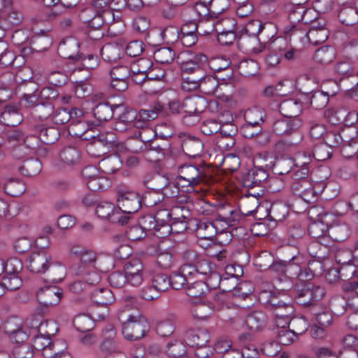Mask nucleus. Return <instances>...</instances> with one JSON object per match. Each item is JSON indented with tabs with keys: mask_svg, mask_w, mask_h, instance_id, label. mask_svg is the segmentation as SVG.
Listing matches in <instances>:
<instances>
[{
	"mask_svg": "<svg viewBox=\"0 0 358 358\" xmlns=\"http://www.w3.org/2000/svg\"><path fill=\"white\" fill-rule=\"evenodd\" d=\"M178 185L188 194L199 193L213 181L210 168L201 164H182L178 167Z\"/></svg>",
	"mask_w": 358,
	"mask_h": 358,
	"instance_id": "obj_1",
	"label": "nucleus"
},
{
	"mask_svg": "<svg viewBox=\"0 0 358 358\" xmlns=\"http://www.w3.org/2000/svg\"><path fill=\"white\" fill-rule=\"evenodd\" d=\"M118 320L122 323V332L124 337L129 341H136L145 336L149 331L147 319L139 313L131 314L127 310L118 313Z\"/></svg>",
	"mask_w": 358,
	"mask_h": 358,
	"instance_id": "obj_2",
	"label": "nucleus"
},
{
	"mask_svg": "<svg viewBox=\"0 0 358 358\" xmlns=\"http://www.w3.org/2000/svg\"><path fill=\"white\" fill-rule=\"evenodd\" d=\"M301 126V122L299 119H289L285 117L275 120L273 122V131L278 136L292 135L290 139L280 141L276 146L280 148L285 146V148L298 145L303 139L301 133L299 129Z\"/></svg>",
	"mask_w": 358,
	"mask_h": 358,
	"instance_id": "obj_3",
	"label": "nucleus"
},
{
	"mask_svg": "<svg viewBox=\"0 0 358 358\" xmlns=\"http://www.w3.org/2000/svg\"><path fill=\"white\" fill-rule=\"evenodd\" d=\"M152 194L145 197V202L147 206H155V213L153 215L157 220L160 228H158L159 234L157 237L164 238L167 236L171 231L170 208L173 205L171 200L162 199V201H152Z\"/></svg>",
	"mask_w": 358,
	"mask_h": 358,
	"instance_id": "obj_4",
	"label": "nucleus"
},
{
	"mask_svg": "<svg viewBox=\"0 0 358 358\" xmlns=\"http://www.w3.org/2000/svg\"><path fill=\"white\" fill-rule=\"evenodd\" d=\"M324 295L325 290L323 287L310 284H307L301 289H296L294 292L296 303L310 312L320 307L321 300Z\"/></svg>",
	"mask_w": 358,
	"mask_h": 358,
	"instance_id": "obj_5",
	"label": "nucleus"
},
{
	"mask_svg": "<svg viewBox=\"0 0 358 358\" xmlns=\"http://www.w3.org/2000/svg\"><path fill=\"white\" fill-rule=\"evenodd\" d=\"M117 204L118 209L124 214H134L141 208V196L134 191L119 190Z\"/></svg>",
	"mask_w": 358,
	"mask_h": 358,
	"instance_id": "obj_6",
	"label": "nucleus"
},
{
	"mask_svg": "<svg viewBox=\"0 0 358 358\" xmlns=\"http://www.w3.org/2000/svg\"><path fill=\"white\" fill-rule=\"evenodd\" d=\"M206 99L201 96H192L184 99L182 103L178 105L173 103L171 108L174 110L177 106L176 112L179 114H199L201 115L207 108Z\"/></svg>",
	"mask_w": 358,
	"mask_h": 358,
	"instance_id": "obj_7",
	"label": "nucleus"
},
{
	"mask_svg": "<svg viewBox=\"0 0 358 358\" xmlns=\"http://www.w3.org/2000/svg\"><path fill=\"white\" fill-rule=\"evenodd\" d=\"M124 271L128 283L134 287H138L143 281L144 268L139 259H131L125 262Z\"/></svg>",
	"mask_w": 358,
	"mask_h": 358,
	"instance_id": "obj_8",
	"label": "nucleus"
},
{
	"mask_svg": "<svg viewBox=\"0 0 358 358\" xmlns=\"http://www.w3.org/2000/svg\"><path fill=\"white\" fill-rule=\"evenodd\" d=\"M329 35V31L327 27L326 20L321 17L317 18L308 29V43L317 45L324 43Z\"/></svg>",
	"mask_w": 358,
	"mask_h": 358,
	"instance_id": "obj_9",
	"label": "nucleus"
},
{
	"mask_svg": "<svg viewBox=\"0 0 358 358\" xmlns=\"http://www.w3.org/2000/svg\"><path fill=\"white\" fill-rule=\"evenodd\" d=\"M62 296V290L56 286H46L40 288L36 293L38 302L45 308L57 305Z\"/></svg>",
	"mask_w": 358,
	"mask_h": 358,
	"instance_id": "obj_10",
	"label": "nucleus"
},
{
	"mask_svg": "<svg viewBox=\"0 0 358 358\" xmlns=\"http://www.w3.org/2000/svg\"><path fill=\"white\" fill-rule=\"evenodd\" d=\"M80 43L78 41L72 36L64 38L59 43L57 52L64 59H71L76 62L80 59Z\"/></svg>",
	"mask_w": 358,
	"mask_h": 358,
	"instance_id": "obj_11",
	"label": "nucleus"
},
{
	"mask_svg": "<svg viewBox=\"0 0 358 358\" xmlns=\"http://www.w3.org/2000/svg\"><path fill=\"white\" fill-rule=\"evenodd\" d=\"M131 68L127 65H120L113 67L110 71L111 86L118 92H124L128 88V78L130 76Z\"/></svg>",
	"mask_w": 358,
	"mask_h": 358,
	"instance_id": "obj_12",
	"label": "nucleus"
},
{
	"mask_svg": "<svg viewBox=\"0 0 358 358\" xmlns=\"http://www.w3.org/2000/svg\"><path fill=\"white\" fill-rule=\"evenodd\" d=\"M170 215L171 227L172 226L179 224V230L184 231L187 229V225L189 226V222L191 220V219H189L190 211L189 208L183 204L173 203V205L170 208Z\"/></svg>",
	"mask_w": 358,
	"mask_h": 358,
	"instance_id": "obj_13",
	"label": "nucleus"
},
{
	"mask_svg": "<svg viewBox=\"0 0 358 358\" xmlns=\"http://www.w3.org/2000/svg\"><path fill=\"white\" fill-rule=\"evenodd\" d=\"M189 227L194 228L196 236L201 239L212 240L217 234L213 220L193 218L189 222Z\"/></svg>",
	"mask_w": 358,
	"mask_h": 358,
	"instance_id": "obj_14",
	"label": "nucleus"
},
{
	"mask_svg": "<svg viewBox=\"0 0 358 358\" xmlns=\"http://www.w3.org/2000/svg\"><path fill=\"white\" fill-rule=\"evenodd\" d=\"M183 260L195 264L196 271L198 275L203 276L209 274L214 268V265L208 259L203 258L193 250H186L182 253Z\"/></svg>",
	"mask_w": 358,
	"mask_h": 358,
	"instance_id": "obj_15",
	"label": "nucleus"
},
{
	"mask_svg": "<svg viewBox=\"0 0 358 358\" xmlns=\"http://www.w3.org/2000/svg\"><path fill=\"white\" fill-rule=\"evenodd\" d=\"M52 256L44 250L33 252L28 259V268L35 273H45Z\"/></svg>",
	"mask_w": 358,
	"mask_h": 358,
	"instance_id": "obj_16",
	"label": "nucleus"
},
{
	"mask_svg": "<svg viewBox=\"0 0 358 358\" xmlns=\"http://www.w3.org/2000/svg\"><path fill=\"white\" fill-rule=\"evenodd\" d=\"M291 189L295 195L299 196L307 203H310L315 201V191L309 180H292Z\"/></svg>",
	"mask_w": 358,
	"mask_h": 358,
	"instance_id": "obj_17",
	"label": "nucleus"
},
{
	"mask_svg": "<svg viewBox=\"0 0 358 358\" xmlns=\"http://www.w3.org/2000/svg\"><path fill=\"white\" fill-rule=\"evenodd\" d=\"M210 339V334L206 329H189L186 331L185 341L186 343L194 348H205Z\"/></svg>",
	"mask_w": 358,
	"mask_h": 358,
	"instance_id": "obj_18",
	"label": "nucleus"
},
{
	"mask_svg": "<svg viewBox=\"0 0 358 358\" xmlns=\"http://www.w3.org/2000/svg\"><path fill=\"white\" fill-rule=\"evenodd\" d=\"M259 205V199L257 195H244L239 200L238 210L241 216V224H243L245 217L252 215L256 217L257 208Z\"/></svg>",
	"mask_w": 358,
	"mask_h": 358,
	"instance_id": "obj_19",
	"label": "nucleus"
},
{
	"mask_svg": "<svg viewBox=\"0 0 358 358\" xmlns=\"http://www.w3.org/2000/svg\"><path fill=\"white\" fill-rule=\"evenodd\" d=\"M181 146L182 151L189 157H199L203 152V143L196 136L185 134Z\"/></svg>",
	"mask_w": 358,
	"mask_h": 358,
	"instance_id": "obj_20",
	"label": "nucleus"
},
{
	"mask_svg": "<svg viewBox=\"0 0 358 358\" xmlns=\"http://www.w3.org/2000/svg\"><path fill=\"white\" fill-rule=\"evenodd\" d=\"M213 313V308L208 303H199L193 305L189 309L187 322L198 323L206 321Z\"/></svg>",
	"mask_w": 358,
	"mask_h": 358,
	"instance_id": "obj_21",
	"label": "nucleus"
},
{
	"mask_svg": "<svg viewBox=\"0 0 358 358\" xmlns=\"http://www.w3.org/2000/svg\"><path fill=\"white\" fill-rule=\"evenodd\" d=\"M197 31L198 27L196 26V22L194 21H189L187 22L184 23L179 31L180 42L184 46L186 47H192L194 45L197 41Z\"/></svg>",
	"mask_w": 358,
	"mask_h": 358,
	"instance_id": "obj_22",
	"label": "nucleus"
},
{
	"mask_svg": "<svg viewBox=\"0 0 358 358\" xmlns=\"http://www.w3.org/2000/svg\"><path fill=\"white\" fill-rule=\"evenodd\" d=\"M78 17L80 21L87 24L90 28H101L103 24V16L99 15L91 4L83 8Z\"/></svg>",
	"mask_w": 358,
	"mask_h": 358,
	"instance_id": "obj_23",
	"label": "nucleus"
},
{
	"mask_svg": "<svg viewBox=\"0 0 358 358\" xmlns=\"http://www.w3.org/2000/svg\"><path fill=\"white\" fill-rule=\"evenodd\" d=\"M308 27L303 24H287L284 27L283 33L285 36L295 42L299 41L303 45L308 43Z\"/></svg>",
	"mask_w": 358,
	"mask_h": 358,
	"instance_id": "obj_24",
	"label": "nucleus"
},
{
	"mask_svg": "<svg viewBox=\"0 0 358 358\" xmlns=\"http://www.w3.org/2000/svg\"><path fill=\"white\" fill-rule=\"evenodd\" d=\"M338 3H343L338 17L340 22L347 26H352L358 22V6H353L351 3H345L343 0H337Z\"/></svg>",
	"mask_w": 358,
	"mask_h": 358,
	"instance_id": "obj_25",
	"label": "nucleus"
},
{
	"mask_svg": "<svg viewBox=\"0 0 358 358\" xmlns=\"http://www.w3.org/2000/svg\"><path fill=\"white\" fill-rule=\"evenodd\" d=\"M1 18L9 27L19 24L23 18V15L17 8L13 6L10 0H5Z\"/></svg>",
	"mask_w": 358,
	"mask_h": 358,
	"instance_id": "obj_26",
	"label": "nucleus"
},
{
	"mask_svg": "<svg viewBox=\"0 0 358 358\" xmlns=\"http://www.w3.org/2000/svg\"><path fill=\"white\" fill-rule=\"evenodd\" d=\"M242 135L246 138H252L257 137V142L262 145H265L271 141V136L268 133L262 132L261 126H253L248 123H245L241 127Z\"/></svg>",
	"mask_w": 358,
	"mask_h": 358,
	"instance_id": "obj_27",
	"label": "nucleus"
},
{
	"mask_svg": "<svg viewBox=\"0 0 358 358\" xmlns=\"http://www.w3.org/2000/svg\"><path fill=\"white\" fill-rule=\"evenodd\" d=\"M124 48L117 43H109L101 49V55L105 62L113 63L118 61L124 55Z\"/></svg>",
	"mask_w": 358,
	"mask_h": 358,
	"instance_id": "obj_28",
	"label": "nucleus"
},
{
	"mask_svg": "<svg viewBox=\"0 0 358 358\" xmlns=\"http://www.w3.org/2000/svg\"><path fill=\"white\" fill-rule=\"evenodd\" d=\"M330 241L322 239V241H313L308 245L307 250L309 255L320 260L324 259L329 257Z\"/></svg>",
	"mask_w": 358,
	"mask_h": 358,
	"instance_id": "obj_29",
	"label": "nucleus"
},
{
	"mask_svg": "<svg viewBox=\"0 0 358 358\" xmlns=\"http://www.w3.org/2000/svg\"><path fill=\"white\" fill-rule=\"evenodd\" d=\"M241 216L234 207L229 204L219 205L215 207L213 217L218 218L228 222H241Z\"/></svg>",
	"mask_w": 358,
	"mask_h": 358,
	"instance_id": "obj_30",
	"label": "nucleus"
},
{
	"mask_svg": "<svg viewBox=\"0 0 358 358\" xmlns=\"http://www.w3.org/2000/svg\"><path fill=\"white\" fill-rule=\"evenodd\" d=\"M22 115L14 106H6L1 113V121L8 127H17L22 122Z\"/></svg>",
	"mask_w": 358,
	"mask_h": 358,
	"instance_id": "obj_31",
	"label": "nucleus"
},
{
	"mask_svg": "<svg viewBox=\"0 0 358 358\" xmlns=\"http://www.w3.org/2000/svg\"><path fill=\"white\" fill-rule=\"evenodd\" d=\"M279 110L284 117L293 119L299 116L302 111L301 103L294 99H288L282 101L279 105Z\"/></svg>",
	"mask_w": 358,
	"mask_h": 358,
	"instance_id": "obj_32",
	"label": "nucleus"
},
{
	"mask_svg": "<svg viewBox=\"0 0 358 358\" xmlns=\"http://www.w3.org/2000/svg\"><path fill=\"white\" fill-rule=\"evenodd\" d=\"M117 107V106H111L106 102L97 104L93 109V115L96 122V125L98 126L101 122L109 121L113 117L115 108Z\"/></svg>",
	"mask_w": 358,
	"mask_h": 358,
	"instance_id": "obj_33",
	"label": "nucleus"
},
{
	"mask_svg": "<svg viewBox=\"0 0 358 358\" xmlns=\"http://www.w3.org/2000/svg\"><path fill=\"white\" fill-rule=\"evenodd\" d=\"M331 311L336 315H341L345 312L355 308L353 302H349L344 296H335L330 301Z\"/></svg>",
	"mask_w": 358,
	"mask_h": 358,
	"instance_id": "obj_34",
	"label": "nucleus"
},
{
	"mask_svg": "<svg viewBox=\"0 0 358 358\" xmlns=\"http://www.w3.org/2000/svg\"><path fill=\"white\" fill-rule=\"evenodd\" d=\"M267 316L261 310H255L249 313L245 319V323L252 331H259L266 327Z\"/></svg>",
	"mask_w": 358,
	"mask_h": 358,
	"instance_id": "obj_35",
	"label": "nucleus"
},
{
	"mask_svg": "<svg viewBox=\"0 0 358 358\" xmlns=\"http://www.w3.org/2000/svg\"><path fill=\"white\" fill-rule=\"evenodd\" d=\"M180 71L182 77H203L204 76L203 68L195 60L181 62Z\"/></svg>",
	"mask_w": 358,
	"mask_h": 358,
	"instance_id": "obj_36",
	"label": "nucleus"
},
{
	"mask_svg": "<svg viewBox=\"0 0 358 358\" xmlns=\"http://www.w3.org/2000/svg\"><path fill=\"white\" fill-rule=\"evenodd\" d=\"M210 69L215 72H226V76H217L220 80L227 82L233 77L232 69L229 67L228 60L224 58H215L210 62Z\"/></svg>",
	"mask_w": 358,
	"mask_h": 358,
	"instance_id": "obj_37",
	"label": "nucleus"
},
{
	"mask_svg": "<svg viewBox=\"0 0 358 358\" xmlns=\"http://www.w3.org/2000/svg\"><path fill=\"white\" fill-rule=\"evenodd\" d=\"M92 301L100 306H108L115 301V296L113 292L107 287L98 288L91 294Z\"/></svg>",
	"mask_w": 358,
	"mask_h": 358,
	"instance_id": "obj_38",
	"label": "nucleus"
},
{
	"mask_svg": "<svg viewBox=\"0 0 358 358\" xmlns=\"http://www.w3.org/2000/svg\"><path fill=\"white\" fill-rule=\"evenodd\" d=\"M54 106L52 103L49 101L38 103L31 109L32 116L35 119L41 121L48 120L49 117L52 118Z\"/></svg>",
	"mask_w": 358,
	"mask_h": 358,
	"instance_id": "obj_39",
	"label": "nucleus"
},
{
	"mask_svg": "<svg viewBox=\"0 0 358 358\" xmlns=\"http://www.w3.org/2000/svg\"><path fill=\"white\" fill-rule=\"evenodd\" d=\"M36 134L38 135L40 141L47 145L54 143L59 138V130L53 127H38L36 128Z\"/></svg>",
	"mask_w": 358,
	"mask_h": 358,
	"instance_id": "obj_40",
	"label": "nucleus"
},
{
	"mask_svg": "<svg viewBox=\"0 0 358 358\" xmlns=\"http://www.w3.org/2000/svg\"><path fill=\"white\" fill-rule=\"evenodd\" d=\"M333 275V278H329L331 281H337L342 279L343 282L349 281L350 278L357 276V268L353 264L341 265L337 270H333L329 274Z\"/></svg>",
	"mask_w": 358,
	"mask_h": 358,
	"instance_id": "obj_41",
	"label": "nucleus"
},
{
	"mask_svg": "<svg viewBox=\"0 0 358 358\" xmlns=\"http://www.w3.org/2000/svg\"><path fill=\"white\" fill-rule=\"evenodd\" d=\"M314 14V10L307 9L305 6H296L289 5L288 8V24H302L301 21L306 16V14Z\"/></svg>",
	"mask_w": 358,
	"mask_h": 358,
	"instance_id": "obj_42",
	"label": "nucleus"
},
{
	"mask_svg": "<svg viewBox=\"0 0 358 358\" xmlns=\"http://www.w3.org/2000/svg\"><path fill=\"white\" fill-rule=\"evenodd\" d=\"M49 281L57 283L61 282L65 274V268L59 262L50 261L45 271Z\"/></svg>",
	"mask_w": 358,
	"mask_h": 358,
	"instance_id": "obj_43",
	"label": "nucleus"
},
{
	"mask_svg": "<svg viewBox=\"0 0 358 358\" xmlns=\"http://www.w3.org/2000/svg\"><path fill=\"white\" fill-rule=\"evenodd\" d=\"M314 318L312 320L315 321V324L327 328L329 327L333 321V316L329 310L323 306L322 303L318 309H313L311 312Z\"/></svg>",
	"mask_w": 358,
	"mask_h": 358,
	"instance_id": "obj_44",
	"label": "nucleus"
},
{
	"mask_svg": "<svg viewBox=\"0 0 358 358\" xmlns=\"http://www.w3.org/2000/svg\"><path fill=\"white\" fill-rule=\"evenodd\" d=\"M336 50L330 45H324L318 48L314 55L315 62L320 64H328L336 58Z\"/></svg>",
	"mask_w": 358,
	"mask_h": 358,
	"instance_id": "obj_45",
	"label": "nucleus"
},
{
	"mask_svg": "<svg viewBox=\"0 0 358 358\" xmlns=\"http://www.w3.org/2000/svg\"><path fill=\"white\" fill-rule=\"evenodd\" d=\"M349 236V229L346 224H334L328 227V238L330 244L334 242H342Z\"/></svg>",
	"mask_w": 358,
	"mask_h": 358,
	"instance_id": "obj_46",
	"label": "nucleus"
},
{
	"mask_svg": "<svg viewBox=\"0 0 358 358\" xmlns=\"http://www.w3.org/2000/svg\"><path fill=\"white\" fill-rule=\"evenodd\" d=\"M213 224L216 227L217 234H218V237L217 238L220 242H222V236H226V242H229L231 239V234L229 231H226L229 227H235L238 224H241V222H228L227 220H224L218 218H213Z\"/></svg>",
	"mask_w": 358,
	"mask_h": 358,
	"instance_id": "obj_47",
	"label": "nucleus"
},
{
	"mask_svg": "<svg viewBox=\"0 0 358 358\" xmlns=\"http://www.w3.org/2000/svg\"><path fill=\"white\" fill-rule=\"evenodd\" d=\"M266 113L264 110L259 107H253L248 108L244 113L245 123L255 126H261L264 122Z\"/></svg>",
	"mask_w": 358,
	"mask_h": 358,
	"instance_id": "obj_48",
	"label": "nucleus"
},
{
	"mask_svg": "<svg viewBox=\"0 0 358 358\" xmlns=\"http://www.w3.org/2000/svg\"><path fill=\"white\" fill-rule=\"evenodd\" d=\"M122 165V161L119 155H110L103 159L99 162V167L106 174L115 173Z\"/></svg>",
	"mask_w": 358,
	"mask_h": 358,
	"instance_id": "obj_49",
	"label": "nucleus"
},
{
	"mask_svg": "<svg viewBox=\"0 0 358 358\" xmlns=\"http://www.w3.org/2000/svg\"><path fill=\"white\" fill-rule=\"evenodd\" d=\"M328 225L322 221H317L311 223L308 228V231L309 235L316 241H322V239H327L328 238Z\"/></svg>",
	"mask_w": 358,
	"mask_h": 358,
	"instance_id": "obj_50",
	"label": "nucleus"
},
{
	"mask_svg": "<svg viewBox=\"0 0 358 358\" xmlns=\"http://www.w3.org/2000/svg\"><path fill=\"white\" fill-rule=\"evenodd\" d=\"M42 169V164L38 159L30 158L24 160L19 167L20 173L27 177L38 175Z\"/></svg>",
	"mask_w": 358,
	"mask_h": 358,
	"instance_id": "obj_51",
	"label": "nucleus"
},
{
	"mask_svg": "<svg viewBox=\"0 0 358 358\" xmlns=\"http://www.w3.org/2000/svg\"><path fill=\"white\" fill-rule=\"evenodd\" d=\"M343 296L349 302H353L358 308V281H346L341 285Z\"/></svg>",
	"mask_w": 358,
	"mask_h": 358,
	"instance_id": "obj_52",
	"label": "nucleus"
},
{
	"mask_svg": "<svg viewBox=\"0 0 358 358\" xmlns=\"http://www.w3.org/2000/svg\"><path fill=\"white\" fill-rule=\"evenodd\" d=\"M346 104L336 108H329L325 111V117L333 125L343 124L346 115Z\"/></svg>",
	"mask_w": 358,
	"mask_h": 358,
	"instance_id": "obj_53",
	"label": "nucleus"
},
{
	"mask_svg": "<svg viewBox=\"0 0 358 358\" xmlns=\"http://www.w3.org/2000/svg\"><path fill=\"white\" fill-rule=\"evenodd\" d=\"M278 34L277 26L271 22H262L258 41L262 44L269 43Z\"/></svg>",
	"mask_w": 358,
	"mask_h": 358,
	"instance_id": "obj_54",
	"label": "nucleus"
},
{
	"mask_svg": "<svg viewBox=\"0 0 358 358\" xmlns=\"http://www.w3.org/2000/svg\"><path fill=\"white\" fill-rule=\"evenodd\" d=\"M119 120L127 125L130 129L131 128H143V124L138 121V113L134 109L125 110L119 117Z\"/></svg>",
	"mask_w": 358,
	"mask_h": 358,
	"instance_id": "obj_55",
	"label": "nucleus"
},
{
	"mask_svg": "<svg viewBox=\"0 0 358 358\" xmlns=\"http://www.w3.org/2000/svg\"><path fill=\"white\" fill-rule=\"evenodd\" d=\"M25 190V184L20 179L11 178L4 185L5 192L13 197L22 195Z\"/></svg>",
	"mask_w": 358,
	"mask_h": 358,
	"instance_id": "obj_56",
	"label": "nucleus"
},
{
	"mask_svg": "<svg viewBox=\"0 0 358 358\" xmlns=\"http://www.w3.org/2000/svg\"><path fill=\"white\" fill-rule=\"evenodd\" d=\"M217 77L206 76L204 72V76L199 81V90L203 93L210 95L213 94L218 88L219 82Z\"/></svg>",
	"mask_w": 358,
	"mask_h": 358,
	"instance_id": "obj_57",
	"label": "nucleus"
},
{
	"mask_svg": "<svg viewBox=\"0 0 358 358\" xmlns=\"http://www.w3.org/2000/svg\"><path fill=\"white\" fill-rule=\"evenodd\" d=\"M165 181L164 185L162 188V192L164 198L163 199H169L171 203H178V196L180 187L178 185V180L177 182H169L167 179H164Z\"/></svg>",
	"mask_w": 358,
	"mask_h": 358,
	"instance_id": "obj_58",
	"label": "nucleus"
},
{
	"mask_svg": "<svg viewBox=\"0 0 358 358\" xmlns=\"http://www.w3.org/2000/svg\"><path fill=\"white\" fill-rule=\"evenodd\" d=\"M230 291L231 290H223L222 292H216L213 295L212 301H209L208 303L209 305L213 306V311L215 310H220L224 306L229 307L230 304L229 299L231 295Z\"/></svg>",
	"mask_w": 358,
	"mask_h": 358,
	"instance_id": "obj_59",
	"label": "nucleus"
},
{
	"mask_svg": "<svg viewBox=\"0 0 358 358\" xmlns=\"http://www.w3.org/2000/svg\"><path fill=\"white\" fill-rule=\"evenodd\" d=\"M260 301L264 303L266 308L271 312L274 311V309L282 306L285 301L280 299V296L271 294L268 292H262L259 296Z\"/></svg>",
	"mask_w": 358,
	"mask_h": 358,
	"instance_id": "obj_60",
	"label": "nucleus"
},
{
	"mask_svg": "<svg viewBox=\"0 0 358 358\" xmlns=\"http://www.w3.org/2000/svg\"><path fill=\"white\" fill-rule=\"evenodd\" d=\"M166 354L171 358H187L186 347L182 341L178 340H175L166 345Z\"/></svg>",
	"mask_w": 358,
	"mask_h": 358,
	"instance_id": "obj_61",
	"label": "nucleus"
},
{
	"mask_svg": "<svg viewBox=\"0 0 358 358\" xmlns=\"http://www.w3.org/2000/svg\"><path fill=\"white\" fill-rule=\"evenodd\" d=\"M155 60L162 64H169L175 59L174 50L169 47H163L156 50L154 52Z\"/></svg>",
	"mask_w": 358,
	"mask_h": 358,
	"instance_id": "obj_62",
	"label": "nucleus"
},
{
	"mask_svg": "<svg viewBox=\"0 0 358 358\" xmlns=\"http://www.w3.org/2000/svg\"><path fill=\"white\" fill-rule=\"evenodd\" d=\"M138 223L145 232L150 231L157 236L159 234L158 228H160V227L153 214H147L142 216Z\"/></svg>",
	"mask_w": 358,
	"mask_h": 358,
	"instance_id": "obj_63",
	"label": "nucleus"
},
{
	"mask_svg": "<svg viewBox=\"0 0 358 358\" xmlns=\"http://www.w3.org/2000/svg\"><path fill=\"white\" fill-rule=\"evenodd\" d=\"M101 352L106 356L116 355L120 358H124L125 356L122 348L116 341H101L100 343Z\"/></svg>",
	"mask_w": 358,
	"mask_h": 358,
	"instance_id": "obj_64",
	"label": "nucleus"
}]
</instances>
